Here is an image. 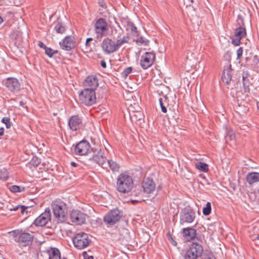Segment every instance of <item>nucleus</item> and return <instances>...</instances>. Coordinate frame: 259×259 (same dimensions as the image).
Instances as JSON below:
<instances>
[{
  "label": "nucleus",
  "instance_id": "nucleus-1",
  "mask_svg": "<svg viewBox=\"0 0 259 259\" xmlns=\"http://www.w3.org/2000/svg\"><path fill=\"white\" fill-rule=\"evenodd\" d=\"M133 184L131 176L125 174H121L117 179L116 189L121 193H128L133 188Z\"/></svg>",
  "mask_w": 259,
  "mask_h": 259
},
{
  "label": "nucleus",
  "instance_id": "nucleus-2",
  "mask_svg": "<svg viewBox=\"0 0 259 259\" xmlns=\"http://www.w3.org/2000/svg\"><path fill=\"white\" fill-rule=\"evenodd\" d=\"M54 215L61 222L66 220L67 207L66 203L60 200H56L52 203Z\"/></svg>",
  "mask_w": 259,
  "mask_h": 259
},
{
  "label": "nucleus",
  "instance_id": "nucleus-3",
  "mask_svg": "<svg viewBox=\"0 0 259 259\" xmlns=\"http://www.w3.org/2000/svg\"><path fill=\"white\" fill-rule=\"evenodd\" d=\"M80 102L85 106H90L96 102V95L94 90L86 88L79 94Z\"/></svg>",
  "mask_w": 259,
  "mask_h": 259
},
{
  "label": "nucleus",
  "instance_id": "nucleus-4",
  "mask_svg": "<svg viewBox=\"0 0 259 259\" xmlns=\"http://www.w3.org/2000/svg\"><path fill=\"white\" fill-rule=\"evenodd\" d=\"M74 246L78 249H82L88 247L91 242L88 234L84 232L76 233L72 237Z\"/></svg>",
  "mask_w": 259,
  "mask_h": 259
},
{
  "label": "nucleus",
  "instance_id": "nucleus-5",
  "mask_svg": "<svg viewBox=\"0 0 259 259\" xmlns=\"http://www.w3.org/2000/svg\"><path fill=\"white\" fill-rule=\"evenodd\" d=\"M13 233L14 235V240L18 242L21 246H28L32 242L33 236L30 233L22 232L19 230L14 231Z\"/></svg>",
  "mask_w": 259,
  "mask_h": 259
},
{
  "label": "nucleus",
  "instance_id": "nucleus-6",
  "mask_svg": "<svg viewBox=\"0 0 259 259\" xmlns=\"http://www.w3.org/2000/svg\"><path fill=\"white\" fill-rule=\"evenodd\" d=\"M92 149L89 142L82 140L78 142L74 148L75 154L78 156H84L91 152Z\"/></svg>",
  "mask_w": 259,
  "mask_h": 259
},
{
  "label": "nucleus",
  "instance_id": "nucleus-7",
  "mask_svg": "<svg viewBox=\"0 0 259 259\" xmlns=\"http://www.w3.org/2000/svg\"><path fill=\"white\" fill-rule=\"evenodd\" d=\"M95 31L98 37L106 36L108 32V24L103 18L97 20L95 24Z\"/></svg>",
  "mask_w": 259,
  "mask_h": 259
},
{
  "label": "nucleus",
  "instance_id": "nucleus-8",
  "mask_svg": "<svg viewBox=\"0 0 259 259\" xmlns=\"http://www.w3.org/2000/svg\"><path fill=\"white\" fill-rule=\"evenodd\" d=\"M121 216L122 213L118 209H114L104 216V221L107 224L113 225L120 220Z\"/></svg>",
  "mask_w": 259,
  "mask_h": 259
},
{
  "label": "nucleus",
  "instance_id": "nucleus-9",
  "mask_svg": "<svg viewBox=\"0 0 259 259\" xmlns=\"http://www.w3.org/2000/svg\"><path fill=\"white\" fill-rule=\"evenodd\" d=\"M180 223L181 225L192 223L195 219V212L190 208H184L180 213Z\"/></svg>",
  "mask_w": 259,
  "mask_h": 259
},
{
  "label": "nucleus",
  "instance_id": "nucleus-10",
  "mask_svg": "<svg viewBox=\"0 0 259 259\" xmlns=\"http://www.w3.org/2000/svg\"><path fill=\"white\" fill-rule=\"evenodd\" d=\"M155 59V54L153 52H146L141 57L140 65L145 70L151 67Z\"/></svg>",
  "mask_w": 259,
  "mask_h": 259
},
{
  "label": "nucleus",
  "instance_id": "nucleus-11",
  "mask_svg": "<svg viewBox=\"0 0 259 259\" xmlns=\"http://www.w3.org/2000/svg\"><path fill=\"white\" fill-rule=\"evenodd\" d=\"M5 85L8 91L14 94L18 93L21 90V84L19 80L15 77L7 78Z\"/></svg>",
  "mask_w": 259,
  "mask_h": 259
},
{
  "label": "nucleus",
  "instance_id": "nucleus-12",
  "mask_svg": "<svg viewBox=\"0 0 259 259\" xmlns=\"http://www.w3.org/2000/svg\"><path fill=\"white\" fill-rule=\"evenodd\" d=\"M101 47L103 52L106 55H110L117 52L114 41L108 37L103 39Z\"/></svg>",
  "mask_w": 259,
  "mask_h": 259
},
{
  "label": "nucleus",
  "instance_id": "nucleus-13",
  "mask_svg": "<svg viewBox=\"0 0 259 259\" xmlns=\"http://www.w3.org/2000/svg\"><path fill=\"white\" fill-rule=\"evenodd\" d=\"M39 259H67L61 257L59 250L55 247H50L44 251L40 255Z\"/></svg>",
  "mask_w": 259,
  "mask_h": 259
},
{
  "label": "nucleus",
  "instance_id": "nucleus-14",
  "mask_svg": "<svg viewBox=\"0 0 259 259\" xmlns=\"http://www.w3.org/2000/svg\"><path fill=\"white\" fill-rule=\"evenodd\" d=\"M86 217L87 214L79 210H72L70 213L71 221L78 225L84 224Z\"/></svg>",
  "mask_w": 259,
  "mask_h": 259
},
{
  "label": "nucleus",
  "instance_id": "nucleus-15",
  "mask_svg": "<svg viewBox=\"0 0 259 259\" xmlns=\"http://www.w3.org/2000/svg\"><path fill=\"white\" fill-rule=\"evenodd\" d=\"M51 214L50 209L48 208L39 215L34 221L33 224L36 226L43 227L51 221Z\"/></svg>",
  "mask_w": 259,
  "mask_h": 259
},
{
  "label": "nucleus",
  "instance_id": "nucleus-16",
  "mask_svg": "<svg viewBox=\"0 0 259 259\" xmlns=\"http://www.w3.org/2000/svg\"><path fill=\"white\" fill-rule=\"evenodd\" d=\"M59 44L62 49L70 51L75 47L74 37L70 35L67 36L60 42Z\"/></svg>",
  "mask_w": 259,
  "mask_h": 259
},
{
  "label": "nucleus",
  "instance_id": "nucleus-17",
  "mask_svg": "<svg viewBox=\"0 0 259 259\" xmlns=\"http://www.w3.org/2000/svg\"><path fill=\"white\" fill-rule=\"evenodd\" d=\"M246 34L244 27L240 26L235 29L234 37L232 39V43L234 46H239L241 39Z\"/></svg>",
  "mask_w": 259,
  "mask_h": 259
},
{
  "label": "nucleus",
  "instance_id": "nucleus-18",
  "mask_svg": "<svg viewBox=\"0 0 259 259\" xmlns=\"http://www.w3.org/2000/svg\"><path fill=\"white\" fill-rule=\"evenodd\" d=\"M233 70L231 65H228L224 67L222 76L223 81L227 85H230L232 81Z\"/></svg>",
  "mask_w": 259,
  "mask_h": 259
},
{
  "label": "nucleus",
  "instance_id": "nucleus-19",
  "mask_svg": "<svg viewBox=\"0 0 259 259\" xmlns=\"http://www.w3.org/2000/svg\"><path fill=\"white\" fill-rule=\"evenodd\" d=\"M90 160H93L95 163L101 165L102 167H105L104 165L106 163V158L104 156V153L101 150L98 151L96 154H94L93 156L90 158Z\"/></svg>",
  "mask_w": 259,
  "mask_h": 259
},
{
  "label": "nucleus",
  "instance_id": "nucleus-20",
  "mask_svg": "<svg viewBox=\"0 0 259 259\" xmlns=\"http://www.w3.org/2000/svg\"><path fill=\"white\" fill-rule=\"evenodd\" d=\"M68 125L72 130L76 131L81 126V119L78 116H72L69 120Z\"/></svg>",
  "mask_w": 259,
  "mask_h": 259
},
{
  "label": "nucleus",
  "instance_id": "nucleus-21",
  "mask_svg": "<svg viewBox=\"0 0 259 259\" xmlns=\"http://www.w3.org/2000/svg\"><path fill=\"white\" fill-rule=\"evenodd\" d=\"M83 84L86 87H90L89 89L95 90L98 86V80L95 75H90L86 78L83 82Z\"/></svg>",
  "mask_w": 259,
  "mask_h": 259
},
{
  "label": "nucleus",
  "instance_id": "nucleus-22",
  "mask_svg": "<svg viewBox=\"0 0 259 259\" xmlns=\"http://www.w3.org/2000/svg\"><path fill=\"white\" fill-rule=\"evenodd\" d=\"M142 187L145 193H151L155 190V184L153 180L147 178L143 182Z\"/></svg>",
  "mask_w": 259,
  "mask_h": 259
},
{
  "label": "nucleus",
  "instance_id": "nucleus-23",
  "mask_svg": "<svg viewBox=\"0 0 259 259\" xmlns=\"http://www.w3.org/2000/svg\"><path fill=\"white\" fill-rule=\"evenodd\" d=\"M183 235L188 241L193 239L196 235V230L192 228H184L182 231Z\"/></svg>",
  "mask_w": 259,
  "mask_h": 259
},
{
  "label": "nucleus",
  "instance_id": "nucleus-24",
  "mask_svg": "<svg viewBox=\"0 0 259 259\" xmlns=\"http://www.w3.org/2000/svg\"><path fill=\"white\" fill-rule=\"evenodd\" d=\"M247 182L249 185L259 182V172H251L247 174L246 177Z\"/></svg>",
  "mask_w": 259,
  "mask_h": 259
},
{
  "label": "nucleus",
  "instance_id": "nucleus-25",
  "mask_svg": "<svg viewBox=\"0 0 259 259\" xmlns=\"http://www.w3.org/2000/svg\"><path fill=\"white\" fill-rule=\"evenodd\" d=\"M129 40V36L127 35H125L123 36L122 38L118 39L115 41H114L117 51L123 44L128 43Z\"/></svg>",
  "mask_w": 259,
  "mask_h": 259
},
{
  "label": "nucleus",
  "instance_id": "nucleus-26",
  "mask_svg": "<svg viewBox=\"0 0 259 259\" xmlns=\"http://www.w3.org/2000/svg\"><path fill=\"white\" fill-rule=\"evenodd\" d=\"M108 165L113 172H118L119 170L120 165L113 160H107Z\"/></svg>",
  "mask_w": 259,
  "mask_h": 259
},
{
  "label": "nucleus",
  "instance_id": "nucleus-27",
  "mask_svg": "<svg viewBox=\"0 0 259 259\" xmlns=\"http://www.w3.org/2000/svg\"><path fill=\"white\" fill-rule=\"evenodd\" d=\"M195 166L197 169L204 172H206L208 170V165L202 162L195 163Z\"/></svg>",
  "mask_w": 259,
  "mask_h": 259
},
{
  "label": "nucleus",
  "instance_id": "nucleus-28",
  "mask_svg": "<svg viewBox=\"0 0 259 259\" xmlns=\"http://www.w3.org/2000/svg\"><path fill=\"white\" fill-rule=\"evenodd\" d=\"M167 98L164 96L159 99V104L162 112L165 113L167 112L166 106L167 105Z\"/></svg>",
  "mask_w": 259,
  "mask_h": 259
},
{
  "label": "nucleus",
  "instance_id": "nucleus-29",
  "mask_svg": "<svg viewBox=\"0 0 259 259\" xmlns=\"http://www.w3.org/2000/svg\"><path fill=\"white\" fill-rule=\"evenodd\" d=\"M29 208L28 206H25L24 205H18L16 206L13 207V208H11L9 209L10 211H17L19 209H20V212L21 214H24V213L27 214L28 213V211L27 209Z\"/></svg>",
  "mask_w": 259,
  "mask_h": 259
},
{
  "label": "nucleus",
  "instance_id": "nucleus-30",
  "mask_svg": "<svg viewBox=\"0 0 259 259\" xmlns=\"http://www.w3.org/2000/svg\"><path fill=\"white\" fill-rule=\"evenodd\" d=\"M65 27L60 22H58L55 26V30L58 33L62 34L65 31Z\"/></svg>",
  "mask_w": 259,
  "mask_h": 259
},
{
  "label": "nucleus",
  "instance_id": "nucleus-31",
  "mask_svg": "<svg viewBox=\"0 0 259 259\" xmlns=\"http://www.w3.org/2000/svg\"><path fill=\"white\" fill-rule=\"evenodd\" d=\"M211 210V203L207 202L205 207H203L202 212L204 215H208Z\"/></svg>",
  "mask_w": 259,
  "mask_h": 259
},
{
  "label": "nucleus",
  "instance_id": "nucleus-32",
  "mask_svg": "<svg viewBox=\"0 0 259 259\" xmlns=\"http://www.w3.org/2000/svg\"><path fill=\"white\" fill-rule=\"evenodd\" d=\"M24 187H19L17 185H13L9 187L10 191L13 193L21 192L24 190Z\"/></svg>",
  "mask_w": 259,
  "mask_h": 259
},
{
  "label": "nucleus",
  "instance_id": "nucleus-33",
  "mask_svg": "<svg viewBox=\"0 0 259 259\" xmlns=\"http://www.w3.org/2000/svg\"><path fill=\"white\" fill-rule=\"evenodd\" d=\"M45 50L46 54L50 58H51L54 54H57L58 53L57 50H54L51 48L48 47H47Z\"/></svg>",
  "mask_w": 259,
  "mask_h": 259
},
{
  "label": "nucleus",
  "instance_id": "nucleus-34",
  "mask_svg": "<svg viewBox=\"0 0 259 259\" xmlns=\"http://www.w3.org/2000/svg\"><path fill=\"white\" fill-rule=\"evenodd\" d=\"M40 163V159L36 157H33L30 161L29 164L34 167H37Z\"/></svg>",
  "mask_w": 259,
  "mask_h": 259
},
{
  "label": "nucleus",
  "instance_id": "nucleus-35",
  "mask_svg": "<svg viewBox=\"0 0 259 259\" xmlns=\"http://www.w3.org/2000/svg\"><path fill=\"white\" fill-rule=\"evenodd\" d=\"M8 178L7 171L6 169H0V179L6 181Z\"/></svg>",
  "mask_w": 259,
  "mask_h": 259
},
{
  "label": "nucleus",
  "instance_id": "nucleus-36",
  "mask_svg": "<svg viewBox=\"0 0 259 259\" xmlns=\"http://www.w3.org/2000/svg\"><path fill=\"white\" fill-rule=\"evenodd\" d=\"M132 67H126L124 69V70L121 73V76L124 78H126L129 74H130L132 71Z\"/></svg>",
  "mask_w": 259,
  "mask_h": 259
},
{
  "label": "nucleus",
  "instance_id": "nucleus-37",
  "mask_svg": "<svg viewBox=\"0 0 259 259\" xmlns=\"http://www.w3.org/2000/svg\"><path fill=\"white\" fill-rule=\"evenodd\" d=\"M93 40V38L91 37L88 38L85 41V49L87 52H91L92 51V48L91 46L90 42Z\"/></svg>",
  "mask_w": 259,
  "mask_h": 259
},
{
  "label": "nucleus",
  "instance_id": "nucleus-38",
  "mask_svg": "<svg viewBox=\"0 0 259 259\" xmlns=\"http://www.w3.org/2000/svg\"><path fill=\"white\" fill-rule=\"evenodd\" d=\"M136 42L138 44L144 45L145 46H147L148 45L149 41L148 40H147L146 39H145L144 37H143L142 36H140L137 39Z\"/></svg>",
  "mask_w": 259,
  "mask_h": 259
},
{
  "label": "nucleus",
  "instance_id": "nucleus-39",
  "mask_svg": "<svg viewBox=\"0 0 259 259\" xmlns=\"http://www.w3.org/2000/svg\"><path fill=\"white\" fill-rule=\"evenodd\" d=\"M2 122L6 124V126L7 128H10L11 126V123L10 122V119L9 117H5L2 119Z\"/></svg>",
  "mask_w": 259,
  "mask_h": 259
},
{
  "label": "nucleus",
  "instance_id": "nucleus-40",
  "mask_svg": "<svg viewBox=\"0 0 259 259\" xmlns=\"http://www.w3.org/2000/svg\"><path fill=\"white\" fill-rule=\"evenodd\" d=\"M249 84L245 82V78L243 76V91L245 93H249Z\"/></svg>",
  "mask_w": 259,
  "mask_h": 259
},
{
  "label": "nucleus",
  "instance_id": "nucleus-41",
  "mask_svg": "<svg viewBox=\"0 0 259 259\" xmlns=\"http://www.w3.org/2000/svg\"><path fill=\"white\" fill-rule=\"evenodd\" d=\"M130 27L131 31L133 33V34L138 35V30L136 26L133 23H132L130 25Z\"/></svg>",
  "mask_w": 259,
  "mask_h": 259
},
{
  "label": "nucleus",
  "instance_id": "nucleus-42",
  "mask_svg": "<svg viewBox=\"0 0 259 259\" xmlns=\"http://www.w3.org/2000/svg\"><path fill=\"white\" fill-rule=\"evenodd\" d=\"M243 54V50L241 47H240L237 50V58L238 59H240V58L242 57Z\"/></svg>",
  "mask_w": 259,
  "mask_h": 259
},
{
  "label": "nucleus",
  "instance_id": "nucleus-43",
  "mask_svg": "<svg viewBox=\"0 0 259 259\" xmlns=\"http://www.w3.org/2000/svg\"><path fill=\"white\" fill-rule=\"evenodd\" d=\"M70 165L71 166V169L76 168V167H78V168H82V166L80 164L76 163L75 162H71L70 163Z\"/></svg>",
  "mask_w": 259,
  "mask_h": 259
},
{
  "label": "nucleus",
  "instance_id": "nucleus-44",
  "mask_svg": "<svg viewBox=\"0 0 259 259\" xmlns=\"http://www.w3.org/2000/svg\"><path fill=\"white\" fill-rule=\"evenodd\" d=\"M98 4L100 7H101L102 8L104 9H106L107 8L106 4L103 0H99Z\"/></svg>",
  "mask_w": 259,
  "mask_h": 259
},
{
  "label": "nucleus",
  "instance_id": "nucleus-45",
  "mask_svg": "<svg viewBox=\"0 0 259 259\" xmlns=\"http://www.w3.org/2000/svg\"><path fill=\"white\" fill-rule=\"evenodd\" d=\"M204 259H215V258L212 254H208L205 256Z\"/></svg>",
  "mask_w": 259,
  "mask_h": 259
},
{
  "label": "nucleus",
  "instance_id": "nucleus-46",
  "mask_svg": "<svg viewBox=\"0 0 259 259\" xmlns=\"http://www.w3.org/2000/svg\"><path fill=\"white\" fill-rule=\"evenodd\" d=\"M71 170L73 172H77V171L81 172L82 171V168H78V167H76V168H72Z\"/></svg>",
  "mask_w": 259,
  "mask_h": 259
},
{
  "label": "nucleus",
  "instance_id": "nucleus-47",
  "mask_svg": "<svg viewBox=\"0 0 259 259\" xmlns=\"http://www.w3.org/2000/svg\"><path fill=\"white\" fill-rule=\"evenodd\" d=\"M38 45L40 48H42L44 50H45L46 48L47 47L42 42L40 41H38Z\"/></svg>",
  "mask_w": 259,
  "mask_h": 259
},
{
  "label": "nucleus",
  "instance_id": "nucleus-48",
  "mask_svg": "<svg viewBox=\"0 0 259 259\" xmlns=\"http://www.w3.org/2000/svg\"><path fill=\"white\" fill-rule=\"evenodd\" d=\"M101 65L104 68H105L106 67V63L104 60H101Z\"/></svg>",
  "mask_w": 259,
  "mask_h": 259
},
{
  "label": "nucleus",
  "instance_id": "nucleus-49",
  "mask_svg": "<svg viewBox=\"0 0 259 259\" xmlns=\"http://www.w3.org/2000/svg\"><path fill=\"white\" fill-rule=\"evenodd\" d=\"M4 134V128L1 127L0 128V136H2Z\"/></svg>",
  "mask_w": 259,
  "mask_h": 259
},
{
  "label": "nucleus",
  "instance_id": "nucleus-50",
  "mask_svg": "<svg viewBox=\"0 0 259 259\" xmlns=\"http://www.w3.org/2000/svg\"><path fill=\"white\" fill-rule=\"evenodd\" d=\"M19 105L24 108H26V106H25V103L23 101H20L19 102Z\"/></svg>",
  "mask_w": 259,
  "mask_h": 259
},
{
  "label": "nucleus",
  "instance_id": "nucleus-51",
  "mask_svg": "<svg viewBox=\"0 0 259 259\" xmlns=\"http://www.w3.org/2000/svg\"><path fill=\"white\" fill-rule=\"evenodd\" d=\"M131 201H132V204H135L139 202V201H140V200H132Z\"/></svg>",
  "mask_w": 259,
  "mask_h": 259
},
{
  "label": "nucleus",
  "instance_id": "nucleus-52",
  "mask_svg": "<svg viewBox=\"0 0 259 259\" xmlns=\"http://www.w3.org/2000/svg\"><path fill=\"white\" fill-rule=\"evenodd\" d=\"M84 259H94V257L93 256H84Z\"/></svg>",
  "mask_w": 259,
  "mask_h": 259
},
{
  "label": "nucleus",
  "instance_id": "nucleus-53",
  "mask_svg": "<svg viewBox=\"0 0 259 259\" xmlns=\"http://www.w3.org/2000/svg\"><path fill=\"white\" fill-rule=\"evenodd\" d=\"M230 139L233 140L235 138V135L234 134H231L230 136Z\"/></svg>",
  "mask_w": 259,
  "mask_h": 259
},
{
  "label": "nucleus",
  "instance_id": "nucleus-54",
  "mask_svg": "<svg viewBox=\"0 0 259 259\" xmlns=\"http://www.w3.org/2000/svg\"><path fill=\"white\" fill-rule=\"evenodd\" d=\"M171 243L174 245H177V242L175 240H174L172 238H171Z\"/></svg>",
  "mask_w": 259,
  "mask_h": 259
},
{
  "label": "nucleus",
  "instance_id": "nucleus-55",
  "mask_svg": "<svg viewBox=\"0 0 259 259\" xmlns=\"http://www.w3.org/2000/svg\"><path fill=\"white\" fill-rule=\"evenodd\" d=\"M3 22V18L0 16V25Z\"/></svg>",
  "mask_w": 259,
  "mask_h": 259
},
{
  "label": "nucleus",
  "instance_id": "nucleus-56",
  "mask_svg": "<svg viewBox=\"0 0 259 259\" xmlns=\"http://www.w3.org/2000/svg\"><path fill=\"white\" fill-rule=\"evenodd\" d=\"M3 207V204L0 202V209Z\"/></svg>",
  "mask_w": 259,
  "mask_h": 259
},
{
  "label": "nucleus",
  "instance_id": "nucleus-57",
  "mask_svg": "<svg viewBox=\"0 0 259 259\" xmlns=\"http://www.w3.org/2000/svg\"><path fill=\"white\" fill-rule=\"evenodd\" d=\"M256 105L257 108L259 109V102H257Z\"/></svg>",
  "mask_w": 259,
  "mask_h": 259
},
{
  "label": "nucleus",
  "instance_id": "nucleus-58",
  "mask_svg": "<svg viewBox=\"0 0 259 259\" xmlns=\"http://www.w3.org/2000/svg\"><path fill=\"white\" fill-rule=\"evenodd\" d=\"M257 192L259 194V188L257 189Z\"/></svg>",
  "mask_w": 259,
  "mask_h": 259
}]
</instances>
